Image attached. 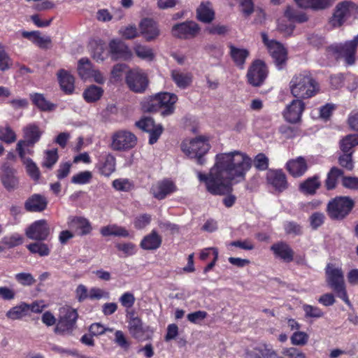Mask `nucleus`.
<instances>
[{
	"instance_id": "nucleus-53",
	"label": "nucleus",
	"mask_w": 358,
	"mask_h": 358,
	"mask_svg": "<svg viewBox=\"0 0 358 358\" xmlns=\"http://www.w3.org/2000/svg\"><path fill=\"white\" fill-rule=\"evenodd\" d=\"M51 350L58 353L59 355H72L76 356L78 358H93L92 357L86 356L84 355H80L78 352L76 350H70L67 348H64L61 346L57 345H52L50 348Z\"/></svg>"
},
{
	"instance_id": "nucleus-60",
	"label": "nucleus",
	"mask_w": 358,
	"mask_h": 358,
	"mask_svg": "<svg viewBox=\"0 0 358 358\" xmlns=\"http://www.w3.org/2000/svg\"><path fill=\"white\" fill-rule=\"evenodd\" d=\"M352 152H344L338 158L339 164L348 171H351L354 168V163L352 161Z\"/></svg>"
},
{
	"instance_id": "nucleus-64",
	"label": "nucleus",
	"mask_w": 358,
	"mask_h": 358,
	"mask_svg": "<svg viewBox=\"0 0 358 358\" xmlns=\"http://www.w3.org/2000/svg\"><path fill=\"white\" fill-rule=\"evenodd\" d=\"M282 354L286 358H306L305 354L296 348H285Z\"/></svg>"
},
{
	"instance_id": "nucleus-2",
	"label": "nucleus",
	"mask_w": 358,
	"mask_h": 358,
	"mask_svg": "<svg viewBox=\"0 0 358 358\" xmlns=\"http://www.w3.org/2000/svg\"><path fill=\"white\" fill-rule=\"evenodd\" d=\"M291 94L298 99H309L316 95L320 87L317 82L308 73L293 76L289 82Z\"/></svg>"
},
{
	"instance_id": "nucleus-32",
	"label": "nucleus",
	"mask_w": 358,
	"mask_h": 358,
	"mask_svg": "<svg viewBox=\"0 0 358 358\" xmlns=\"http://www.w3.org/2000/svg\"><path fill=\"white\" fill-rule=\"evenodd\" d=\"M271 249L277 257L285 262H290L293 260V250L287 243L280 242L273 244Z\"/></svg>"
},
{
	"instance_id": "nucleus-45",
	"label": "nucleus",
	"mask_w": 358,
	"mask_h": 358,
	"mask_svg": "<svg viewBox=\"0 0 358 358\" xmlns=\"http://www.w3.org/2000/svg\"><path fill=\"white\" fill-rule=\"evenodd\" d=\"M285 16L290 21L297 22H304L308 20V17L305 13L296 10L291 6H287L285 10Z\"/></svg>"
},
{
	"instance_id": "nucleus-20",
	"label": "nucleus",
	"mask_w": 358,
	"mask_h": 358,
	"mask_svg": "<svg viewBox=\"0 0 358 358\" xmlns=\"http://www.w3.org/2000/svg\"><path fill=\"white\" fill-rule=\"evenodd\" d=\"M268 49L277 68L281 70L286 64L287 59V51L286 48L279 42L273 43Z\"/></svg>"
},
{
	"instance_id": "nucleus-42",
	"label": "nucleus",
	"mask_w": 358,
	"mask_h": 358,
	"mask_svg": "<svg viewBox=\"0 0 358 358\" xmlns=\"http://www.w3.org/2000/svg\"><path fill=\"white\" fill-rule=\"evenodd\" d=\"M134 50L136 56L141 59L152 61L155 57L153 50L148 46L136 44L134 48Z\"/></svg>"
},
{
	"instance_id": "nucleus-58",
	"label": "nucleus",
	"mask_w": 358,
	"mask_h": 358,
	"mask_svg": "<svg viewBox=\"0 0 358 358\" xmlns=\"http://www.w3.org/2000/svg\"><path fill=\"white\" fill-rule=\"evenodd\" d=\"M15 279L23 286H31L36 282L34 276L29 273H19L15 274Z\"/></svg>"
},
{
	"instance_id": "nucleus-15",
	"label": "nucleus",
	"mask_w": 358,
	"mask_h": 358,
	"mask_svg": "<svg viewBox=\"0 0 358 358\" xmlns=\"http://www.w3.org/2000/svg\"><path fill=\"white\" fill-rule=\"evenodd\" d=\"M50 234V229L45 220H40L32 223L25 231L26 236L32 240L45 241Z\"/></svg>"
},
{
	"instance_id": "nucleus-13",
	"label": "nucleus",
	"mask_w": 358,
	"mask_h": 358,
	"mask_svg": "<svg viewBox=\"0 0 358 358\" xmlns=\"http://www.w3.org/2000/svg\"><path fill=\"white\" fill-rule=\"evenodd\" d=\"M200 31L198 24L193 21H187L175 24L171 29V34L174 37L189 39L196 36Z\"/></svg>"
},
{
	"instance_id": "nucleus-57",
	"label": "nucleus",
	"mask_w": 358,
	"mask_h": 358,
	"mask_svg": "<svg viewBox=\"0 0 358 358\" xmlns=\"http://www.w3.org/2000/svg\"><path fill=\"white\" fill-rule=\"evenodd\" d=\"M27 2L34 1L32 8L38 11H43L52 9L55 3L49 0H26Z\"/></svg>"
},
{
	"instance_id": "nucleus-24",
	"label": "nucleus",
	"mask_w": 358,
	"mask_h": 358,
	"mask_svg": "<svg viewBox=\"0 0 358 358\" xmlns=\"http://www.w3.org/2000/svg\"><path fill=\"white\" fill-rule=\"evenodd\" d=\"M267 180L278 192H282L288 186L286 176L281 170L269 171L267 173Z\"/></svg>"
},
{
	"instance_id": "nucleus-36",
	"label": "nucleus",
	"mask_w": 358,
	"mask_h": 358,
	"mask_svg": "<svg viewBox=\"0 0 358 358\" xmlns=\"http://www.w3.org/2000/svg\"><path fill=\"white\" fill-rule=\"evenodd\" d=\"M29 313L28 304L22 302L20 304L12 307L6 313V316L10 320H20L27 316Z\"/></svg>"
},
{
	"instance_id": "nucleus-39",
	"label": "nucleus",
	"mask_w": 358,
	"mask_h": 358,
	"mask_svg": "<svg viewBox=\"0 0 358 358\" xmlns=\"http://www.w3.org/2000/svg\"><path fill=\"white\" fill-rule=\"evenodd\" d=\"M103 94V90L101 87L92 85L83 92V98L87 103H94L99 101Z\"/></svg>"
},
{
	"instance_id": "nucleus-34",
	"label": "nucleus",
	"mask_w": 358,
	"mask_h": 358,
	"mask_svg": "<svg viewBox=\"0 0 358 358\" xmlns=\"http://www.w3.org/2000/svg\"><path fill=\"white\" fill-rule=\"evenodd\" d=\"M92 57L97 62L103 61L107 55L106 45L102 41H93L90 44Z\"/></svg>"
},
{
	"instance_id": "nucleus-37",
	"label": "nucleus",
	"mask_w": 358,
	"mask_h": 358,
	"mask_svg": "<svg viewBox=\"0 0 358 358\" xmlns=\"http://www.w3.org/2000/svg\"><path fill=\"white\" fill-rule=\"evenodd\" d=\"M30 99L33 103L41 110L51 111L55 110L56 108V106L47 100L43 94H31Z\"/></svg>"
},
{
	"instance_id": "nucleus-49",
	"label": "nucleus",
	"mask_w": 358,
	"mask_h": 358,
	"mask_svg": "<svg viewBox=\"0 0 358 358\" xmlns=\"http://www.w3.org/2000/svg\"><path fill=\"white\" fill-rule=\"evenodd\" d=\"M1 243L9 248H14L23 243V237L17 233H14L5 236L1 239Z\"/></svg>"
},
{
	"instance_id": "nucleus-5",
	"label": "nucleus",
	"mask_w": 358,
	"mask_h": 358,
	"mask_svg": "<svg viewBox=\"0 0 358 358\" xmlns=\"http://www.w3.org/2000/svg\"><path fill=\"white\" fill-rule=\"evenodd\" d=\"M358 46V36L344 43H335L328 46L326 49L328 56L336 59H343L345 64L352 66L356 61L357 48Z\"/></svg>"
},
{
	"instance_id": "nucleus-28",
	"label": "nucleus",
	"mask_w": 358,
	"mask_h": 358,
	"mask_svg": "<svg viewBox=\"0 0 358 358\" xmlns=\"http://www.w3.org/2000/svg\"><path fill=\"white\" fill-rule=\"evenodd\" d=\"M162 243L161 236L155 230H152L149 234L145 236L141 240L140 246L145 250H155L161 246Z\"/></svg>"
},
{
	"instance_id": "nucleus-6",
	"label": "nucleus",
	"mask_w": 358,
	"mask_h": 358,
	"mask_svg": "<svg viewBox=\"0 0 358 358\" xmlns=\"http://www.w3.org/2000/svg\"><path fill=\"white\" fill-rule=\"evenodd\" d=\"M210 148L208 139L204 136H199L195 138L186 139L181 143L182 152L190 158H196L200 165L205 164L203 158Z\"/></svg>"
},
{
	"instance_id": "nucleus-47",
	"label": "nucleus",
	"mask_w": 358,
	"mask_h": 358,
	"mask_svg": "<svg viewBox=\"0 0 358 358\" xmlns=\"http://www.w3.org/2000/svg\"><path fill=\"white\" fill-rule=\"evenodd\" d=\"M92 178L93 175L91 171H84L73 175L71 178V182L76 185H86L91 182Z\"/></svg>"
},
{
	"instance_id": "nucleus-40",
	"label": "nucleus",
	"mask_w": 358,
	"mask_h": 358,
	"mask_svg": "<svg viewBox=\"0 0 358 358\" xmlns=\"http://www.w3.org/2000/svg\"><path fill=\"white\" fill-rule=\"evenodd\" d=\"M93 69L92 64L88 58L83 57L78 61V72L83 80L90 79Z\"/></svg>"
},
{
	"instance_id": "nucleus-10",
	"label": "nucleus",
	"mask_w": 358,
	"mask_h": 358,
	"mask_svg": "<svg viewBox=\"0 0 358 358\" xmlns=\"http://www.w3.org/2000/svg\"><path fill=\"white\" fill-rule=\"evenodd\" d=\"M126 83L131 91L142 93L148 85V76L142 69H134L127 73Z\"/></svg>"
},
{
	"instance_id": "nucleus-11",
	"label": "nucleus",
	"mask_w": 358,
	"mask_h": 358,
	"mask_svg": "<svg viewBox=\"0 0 358 358\" xmlns=\"http://www.w3.org/2000/svg\"><path fill=\"white\" fill-rule=\"evenodd\" d=\"M137 143L136 136L129 131L120 130L113 134L111 148L122 151L133 148Z\"/></svg>"
},
{
	"instance_id": "nucleus-19",
	"label": "nucleus",
	"mask_w": 358,
	"mask_h": 358,
	"mask_svg": "<svg viewBox=\"0 0 358 358\" xmlns=\"http://www.w3.org/2000/svg\"><path fill=\"white\" fill-rule=\"evenodd\" d=\"M176 186L170 180H164L153 185L151 188V194L159 200L164 199L166 196L176 192Z\"/></svg>"
},
{
	"instance_id": "nucleus-56",
	"label": "nucleus",
	"mask_w": 358,
	"mask_h": 358,
	"mask_svg": "<svg viewBox=\"0 0 358 358\" xmlns=\"http://www.w3.org/2000/svg\"><path fill=\"white\" fill-rule=\"evenodd\" d=\"M302 308L305 313L306 317L320 318L322 317L324 315L322 310L317 306L303 304Z\"/></svg>"
},
{
	"instance_id": "nucleus-31",
	"label": "nucleus",
	"mask_w": 358,
	"mask_h": 358,
	"mask_svg": "<svg viewBox=\"0 0 358 358\" xmlns=\"http://www.w3.org/2000/svg\"><path fill=\"white\" fill-rule=\"evenodd\" d=\"M57 75L61 89L66 94H71L74 90L73 76L64 69L59 70Z\"/></svg>"
},
{
	"instance_id": "nucleus-54",
	"label": "nucleus",
	"mask_w": 358,
	"mask_h": 358,
	"mask_svg": "<svg viewBox=\"0 0 358 358\" xmlns=\"http://www.w3.org/2000/svg\"><path fill=\"white\" fill-rule=\"evenodd\" d=\"M110 293L101 288L93 287L90 289L89 299L91 301L100 300L101 299H108Z\"/></svg>"
},
{
	"instance_id": "nucleus-3",
	"label": "nucleus",
	"mask_w": 358,
	"mask_h": 358,
	"mask_svg": "<svg viewBox=\"0 0 358 358\" xmlns=\"http://www.w3.org/2000/svg\"><path fill=\"white\" fill-rule=\"evenodd\" d=\"M177 101L178 96L175 94L160 92L145 101L143 103V108L148 112L160 109L161 115L165 117L173 113Z\"/></svg>"
},
{
	"instance_id": "nucleus-59",
	"label": "nucleus",
	"mask_w": 358,
	"mask_h": 358,
	"mask_svg": "<svg viewBox=\"0 0 358 358\" xmlns=\"http://www.w3.org/2000/svg\"><path fill=\"white\" fill-rule=\"evenodd\" d=\"M12 59L3 48H0V71H8L12 67Z\"/></svg>"
},
{
	"instance_id": "nucleus-35",
	"label": "nucleus",
	"mask_w": 358,
	"mask_h": 358,
	"mask_svg": "<svg viewBox=\"0 0 358 358\" xmlns=\"http://www.w3.org/2000/svg\"><path fill=\"white\" fill-rule=\"evenodd\" d=\"M197 18L204 23H210L215 17V12L209 2L203 3L197 8Z\"/></svg>"
},
{
	"instance_id": "nucleus-12",
	"label": "nucleus",
	"mask_w": 358,
	"mask_h": 358,
	"mask_svg": "<svg viewBox=\"0 0 358 358\" xmlns=\"http://www.w3.org/2000/svg\"><path fill=\"white\" fill-rule=\"evenodd\" d=\"M268 76V69L262 60H255L249 67L247 73L248 83L254 87L261 86Z\"/></svg>"
},
{
	"instance_id": "nucleus-55",
	"label": "nucleus",
	"mask_w": 358,
	"mask_h": 358,
	"mask_svg": "<svg viewBox=\"0 0 358 358\" xmlns=\"http://www.w3.org/2000/svg\"><path fill=\"white\" fill-rule=\"evenodd\" d=\"M23 164L25 165L26 170L29 176L34 180H37L40 177V171L36 164L32 159H24Z\"/></svg>"
},
{
	"instance_id": "nucleus-30",
	"label": "nucleus",
	"mask_w": 358,
	"mask_h": 358,
	"mask_svg": "<svg viewBox=\"0 0 358 358\" xmlns=\"http://www.w3.org/2000/svg\"><path fill=\"white\" fill-rule=\"evenodd\" d=\"M171 76L176 86L180 89L187 88L192 83L193 76L189 72H182L180 70L175 69L171 71Z\"/></svg>"
},
{
	"instance_id": "nucleus-27",
	"label": "nucleus",
	"mask_w": 358,
	"mask_h": 358,
	"mask_svg": "<svg viewBox=\"0 0 358 358\" xmlns=\"http://www.w3.org/2000/svg\"><path fill=\"white\" fill-rule=\"evenodd\" d=\"M128 329L130 334L136 339L144 341L145 329L143 326L142 320L138 317H131L128 322Z\"/></svg>"
},
{
	"instance_id": "nucleus-63",
	"label": "nucleus",
	"mask_w": 358,
	"mask_h": 358,
	"mask_svg": "<svg viewBox=\"0 0 358 358\" xmlns=\"http://www.w3.org/2000/svg\"><path fill=\"white\" fill-rule=\"evenodd\" d=\"M151 221V216L148 214H143L137 216L134 220V225L137 229H144Z\"/></svg>"
},
{
	"instance_id": "nucleus-33",
	"label": "nucleus",
	"mask_w": 358,
	"mask_h": 358,
	"mask_svg": "<svg viewBox=\"0 0 358 358\" xmlns=\"http://www.w3.org/2000/svg\"><path fill=\"white\" fill-rule=\"evenodd\" d=\"M99 173L106 177L110 176L115 170V158L110 154L106 155L103 161L96 164Z\"/></svg>"
},
{
	"instance_id": "nucleus-16",
	"label": "nucleus",
	"mask_w": 358,
	"mask_h": 358,
	"mask_svg": "<svg viewBox=\"0 0 358 358\" xmlns=\"http://www.w3.org/2000/svg\"><path fill=\"white\" fill-rule=\"evenodd\" d=\"M304 103L298 99H294L288 104L283 111V117L288 122L294 124L301 120V115L304 110Z\"/></svg>"
},
{
	"instance_id": "nucleus-14",
	"label": "nucleus",
	"mask_w": 358,
	"mask_h": 358,
	"mask_svg": "<svg viewBox=\"0 0 358 358\" xmlns=\"http://www.w3.org/2000/svg\"><path fill=\"white\" fill-rule=\"evenodd\" d=\"M136 125L150 134L149 143H155L161 136L163 127L161 124H155L152 118L143 117L136 122Z\"/></svg>"
},
{
	"instance_id": "nucleus-8",
	"label": "nucleus",
	"mask_w": 358,
	"mask_h": 358,
	"mask_svg": "<svg viewBox=\"0 0 358 358\" xmlns=\"http://www.w3.org/2000/svg\"><path fill=\"white\" fill-rule=\"evenodd\" d=\"M358 16V6L351 1H343L336 6L329 24L333 27H340L351 18Z\"/></svg>"
},
{
	"instance_id": "nucleus-4",
	"label": "nucleus",
	"mask_w": 358,
	"mask_h": 358,
	"mask_svg": "<svg viewBox=\"0 0 358 358\" xmlns=\"http://www.w3.org/2000/svg\"><path fill=\"white\" fill-rule=\"evenodd\" d=\"M326 282L335 292L336 295L342 299L346 304L350 305L346 287L344 280V273L341 266L329 263L325 268Z\"/></svg>"
},
{
	"instance_id": "nucleus-26",
	"label": "nucleus",
	"mask_w": 358,
	"mask_h": 358,
	"mask_svg": "<svg viewBox=\"0 0 358 358\" xmlns=\"http://www.w3.org/2000/svg\"><path fill=\"white\" fill-rule=\"evenodd\" d=\"M1 180L3 185L8 191H13L18 186V179L15 176V171L8 166H4L3 167L1 174Z\"/></svg>"
},
{
	"instance_id": "nucleus-50",
	"label": "nucleus",
	"mask_w": 358,
	"mask_h": 358,
	"mask_svg": "<svg viewBox=\"0 0 358 358\" xmlns=\"http://www.w3.org/2000/svg\"><path fill=\"white\" fill-rule=\"evenodd\" d=\"M58 158L59 157L57 149L47 150L45 152L43 166L50 169H52L53 165L57 162Z\"/></svg>"
},
{
	"instance_id": "nucleus-25",
	"label": "nucleus",
	"mask_w": 358,
	"mask_h": 358,
	"mask_svg": "<svg viewBox=\"0 0 358 358\" xmlns=\"http://www.w3.org/2000/svg\"><path fill=\"white\" fill-rule=\"evenodd\" d=\"M228 48H229V55L236 66L243 69L244 68L245 60L250 55L248 50L237 47L231 43L228 45Z\"/></svg>"
},
{
	"instance_id": "nucleus-38",
	"label": "nucleus",
	"mask_w": 358,
	"mask_h": 358,
	"mask_svg": "<svg viewBox=\"0 0 358 358\" xmlns=\"http://www.w3.org/2000/svg\"><path fill=\"white\" fill-rule=\"evenodd\" d=\"M101 234L103 236H115L120 237H129V232L124 227L117 224H110L101 229Z\"/></svg>"
},
{
	"instance_id": "nucleus-17",
	"label": "nucleus",
	"mask_w": 358,
	"mask_h": 358,
	"mask_svg": "<svg viewBox=\"0 0 358 358\" xmlns=\"http://www.w3.org/2000/svg\"><path fill=\"white\" fill-rule=\"evenodd\" d=\"M24 140L17 142V148L22 150L23 145H35L41 138L42 131L36 124H29L23 129Z\"/></svg>"
},
{
	"instance_id": "nucleus-44",
	"label": "nucleus",
	"mask_w": 358,
	"mask_h": 358,
	"mask_svg": "<svg viewBox=\"0 0 358 358\" xmlns=\"http://www.w3.org/2000/svg\"><path fill=\"white\" fill-rule=\"evenodd\" d=\"M285 16L290 21L297 22H304L308 20V17L305 13L296 10L291 6H287L285 10Z\"/></svg>"
},
{
	"instance_id": "nucleus-41",
	"label": "nucleus",
	"mask_w": 358,
	"mask_h": 358,
	"mask_svg": "<svg viewBox=\"0 0 358 358\" xmlns=\"http://www.w3.org/2000/svg\"><path fill=\"white\" fill-rule=\"evenodd\" d=\"M320 186V182L317 176H313L308 178L300 185V189L306 194H313Z\"/></svg>"
},
{
	"instance_id": "nucleus-18",
	"label": "nucleus",
	"mask_w": 358,
	"mask_h": 358,
	"mask_svg": "<svg viewBox=\"0 0 358 358\" xmlns=\"http://www.w3.org/2000/svg\"><path fill=\"white\" fill-rule=\"evenodd\" d=\"M140 33L147 41L157 38L160 31L157 23L152 19L145 18L139 24Z\"/></svg>"
},
{
	"instance_id": "nucleus-62",
	"label": "nucleus",
	"mask_w": 358,
	"mask_h": 358,
	"mask_svg": "<svg viewBox=\"0 0 358 358\" xmlns=\"http://www.w3.org/2000/svg\"><path fill=\"white\" fill-rule=\"evenodd\" d=\"M308 336L303 331H296L291 336V342L295 345H303L308 342Z\"/></svg>"
},
{
	"instance_id": "nucleus-48",
	"label": "nucleus",
	"mask_w": 358,
	"mask_h": 358,
	"mask_svg": "<svg viewBox=\"0 0 358 358\" xmlns=\"http://www.w3.org/2000/svg\"><path fill=\"white\" fill-rule=\"evenodd\" d=\"M342 170L333 167L327 175L326 180V187L328 189H332L336 187L337 179L343 176Z\"/></svg>"
},
{
	"instance_id": "nucleus-23",
	"label": "nucleus",
	"mask_w": 358,
	"mask_h": 358,
	"mask_svg": "<svg viewBox=\"0 0 358 358\" xmlns=\"http://www.w3.org/2000/svg\"><path fill=\"white\" fill-rule=\"evenodd\" d=\"M47 199L39 194H34L31 195L24 202L25 210L31 213L42 212L47 208Z\"/></svg>"
},
{
	"instance_id": "nucleus-22",
	"label": "nucleus",
	"mask_w": 358,
	"mask_h": 358,
	"mask_svg": "<svg viewBox=\"0 0 358 358\" xmlns=\"http://www.w3.org/2000/svg\"><path fill=\"white\" fill-rule=\"evenodd\" d=\"M69 228L75 235L83 236L89 234L92 227L89 221L81 217H70L68 219Z\"/></svg>"
},
{
	"instance_id": "nucleus-46",
	"label": "nucleus",
	"mask_w": 358,
	"mask_h": 358,
	"mask_svg": "<svg viewBox=\"0 0 358 358\" xmlns=\"http://www.w3.org/2000/svg\"><path fill=\"white\" fill-rule=\"evenodd\" d=\"M27 248L32 254H37L41 257L48 256L50 252L48 245L42 242L31 243Z\"/></svg>"
},
{
	"instance_id": "nucleus-52",
	"label": "nucleus",
	"mask_w": 358,
	"mask_h": 358,
	"mask_svg": "<svg viewBox=\"0 0 358 358\" xmlns=\"http://www.w3.org/2000/svg\"><path fill=\"white\" fill-rule=\"evenodd\" d=\"M112 185L117 191L129 192L133 188L132 182L127 178L115 179Z\"/></svg>"
},
{
	"instance_id": "nucleus-61",
	"label": "nucleus",
	"mask_w": 358,
	"mask_h": 358,
	"mask_svg": "<svg viewBox=\"0 0 358 358\" xmlns=\"http://www.w3.org/2000/svg\"><path fill=\"white\" fill-rule=\"evenodd\" d=\"M75 296L78 301L83 302L86 299H89L90 289L88 290L85 285L80 284L75 290Z\"/></svg>"
},
{
	"instance_id": "nucleus-9",
	"label": "nucleus",
	"mask_w": 358,
	"mask_h": 358,
	"mask_svg": "<svg viewBox=\"0 0 358 358\" xmlns=\"http://www.w3.org/2000/svg\"><path fill=\"white\" fill-rule=\"evenodd\" d=\"M354 201L348 196H337L329 201L327 213L333 220H342L352 210Z\"/></svg>"
},
{
	"instance_id": "nucleus-21",
	"label": "nucleus",
	"mask_w": 358,
	"mask_h": 358,
	"mask_svg": "<svg viewBox=\"0 0 358 358\" xmlns=\"http://www.w3.org/2000/svg\"><path fill=\"white\" fill-rule=\"evenodd\" d=\"M286 169L294 178L302 176L308 170V161L303 157H298L286 163Z\"/></svg>"
},
{
	"instance_id": "nucleus-7",
	"label": "nucleus",
	"mask_w": 358,
	"mask_h": 358,
	"mask_svg": "<svg viewBox=\"0 0 358 358\" xmlns=\"http://www.w3.org/2000/svg\"><path fill=\"white\" fill-rule=\"evenodd\" d=\"M78 313L76 309L64 306L59 309L58 321L55 332L62 335H70L76 327Z\"/></svg>"
},
{
	"instance_id": "nucleus-29",
	"label": "nucleus",
	"mask_w": 358,
	"mask_h": 358,
	"mask_svg": "<svg viewBox=\"0 0 358 358\" xmlns=\"http://www.w3.org/2000/svg\"><path fill=\"white\" fill-rule=\"evenodd\" d=\"M110 52L115 59H127L131 58V52L129 48L122 41L112 40L109 43Z\"/></svg>"
},
{
	"instance_id": "nucleus-43",
	"label": "nucleus",
	"mask_w": 358,
	"mask_h": 358,
	"mask_svg": "<svg viewBox=\"0 0 358 358\" xmlns=\"http://www.w3.org/2000/svg\"><path fill=\"white\" fill-rule=\"evenodd\" d=\"M358 145V134H349L340 141V148L343 152H351V149Z\"/></svg>"
},
{
	"instance_id": "nucleus-1",
	"label": "nucleus",
	"mask_w": 358,
	"mask_h": 358,
	"mask_svg": "<svg viewBox=\"0 0 358 358\" xmlns=\"http://www.w3.org/2000/svg\"><path fill=\"white\" fill-rule=\"evenodd\" d=\"M252 160L245 152L234 150L215 155V164L208 174L198 172L199 181L214 195H224L233 190V185L243 182Z\"/></svg>"
},
{
	"instance_id": "nucleus-51",
	"label": "nucleus",
	"mask_w": 358,
	"mask_h": 358,
	"mask_svg": "<svg viewBox=\"0 0 358 358\" xmlns=\"http://www.w3.org/2000/svg\"><path fill=\"white\" fill-rule=\"evenodd\" d=\"M0 140L7 143H13L16 140L15 133L9 126L0 127Z\"/></svg>"
}]
</instances>
